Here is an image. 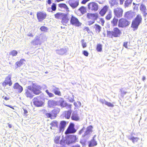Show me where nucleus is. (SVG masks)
Masks as SVG:
<instances>
[{
    "label": "nucleus",
    "instance_id": "49530a36",
    "mask_svg": "<svg viewBox=\"0 0 147 147\" xmlns=\"http://www.w3.org/2000/svg\"><path fill=\"white\" fill-rule=\"evenodd\" d=\"M112 17L111 13L110 12L106 17V18L107 20H109Z\"/></svg>",
    "mask_w": 147,
    "mask_h": 147
},
{
    "label": "nucleus",
    "instance_id": "f704fd0d",
    "mask_svg": "<svg viewBox=\"0 0 147 147\" xmlns=\"http://www.w3.org/2000/svg\"><path fill=\"white\" fill-rule=\"evenodd\" d=\"M64 14V13L61 12L57 13L56 14H55V17L57 19H61Z\"/></svg>",
    "mask_w": 147,
    "mask_h": 147
},
{
    "label": "nucleus",
    "instance_id": "de8ad7c7",
    "mask_svg": "<svg viewBox=\"0 0 147 147\" xmlns=\"http://www.w3.org/2000/svg\"><path fill=\"white\" fill-rule=\"evenodd\" d=\"M56 9V5L55 3H53L51 6V9L52 10L55 11Z\"/></svg>",
    "mask_w": 147,
    "mask_h": 147
},
{
    "label": "nucleus",
    "instance_id": "8fccbe9b",
    "mask_svg": "<svg viewBox=\"0 0 147 147\" xmlns=\"http://www.w3.org/2000/svg\"><path fill=\"white\" fill-rule=\"evenodd\" d=\"M40 29L42 31H46L48 29V28L47 27L43 26L40 27Z\"/></svg>",
    "mask_w": 147,
    "mask_h": 147
},
{
    "label": "nucleus",
    "instance_id": "6ab92c4d",
    "mask_svg": "<svg viewBox=\"0 0 147 147\" xmlns=\"http://www.w3.org/2000/svg\"><path fill=\"white\" fill-rule=\"evenodd\" d=\"M92 125H90L88 127L84 134L82 135V136L84 137L87 136H89L91 133L92 132Z\"/></svg>",
    "mask_w": 147,
    "mask_h": 147
},
{
    "label": "nucleus",
    "instance_id": "c03bdc74",
    "mask_svg": "<svg viewBox=\"0 0 147 147\" xmlns=\"http://www.w3.org/2000/svg\"><path fill=\"white\" fill-rule=\"evenodd\" d=\"M130 140L132 141L134 143L136 142H137L138 139L137 138H134V137H131L129 138Z\"/></svg>",
    "mask_w": 147,
    "mask_h": 147
},
{
    "label": "nucleus",
    "instance_id": "f03ea898",
    "mask_svg": "<svg viewBox=\"0 0 147 147\" xmlns=\"http://www.w3.org/2000/svg\"><path fill=\"white\" fill-rule=\"evenodd\" d=\"M66 135L65 139L62 138L60 141V144L62 145L61 147H65L64 145L65 144L69 145L75 142L78 139L76 136L69 134Z\"/></svg>",
    "mask_w": 147,
    "mask_h": 147
},
{
    "label": "nucleus",
    "instance_id": "774afa93",
    "mask_svg": "<svg viewBox=\"0 0 147 147\" xmlns=\"http://www.w3.org/2000/svg\"><path fill=\"white\" fill-rule=\"evenodd\" d=\"M138 5H139L138 4H136L134 6V9H135L136 10H137L138 8Z\"/></svg>",
    "mask_w": 147,
    "mask_h": 147
},
{
    "label": "nucleus",
    "instance_id": "37998d69",
    "mask_svg": "<svg viewBox=\"0 0 147 147\" xmlns=\"http://www.w3.org/2000/svg\"><path fill=\"white\" fill-rule=\"evenodd\" d=\"M45 92L49 97H52L54 96V95L53 93L50 92L48 90H46Z\"/></svg>",
    "mask_w": 147,
    "mask_h": 147
},
{
    "label": "nucleus",
    "instance_id": "bf43d9fd",
    "mask_svg": "<svg viewBox=\"0 0 147 147\" xmlns=\"http://www.w3.org/2000/svg\"><path fill=\"white\" fill-rule=\"evenodd\" d=\"M99 101L103 104L104 103L105 104V102H106L104 99H100Z\"/></svg>",
    "mask_w": 147,
    "mask_h": 147
},
{
    "label": "nucleus",
    "instance_id": "b1692460",
    "mask_svg": "<svg viewBox=\"0 0 147 147\" xmlns=\"http://www.w3.org/2000/svg\"><path fill=\"white\" fill-rule=\"evenodd\" d=\"M134 13L132 12L128 11L125 13L124 17L129 19H132L133 17Z\"/></svg>",
    "mask_w": 147,
    "mask_h": 147
},
{
    "label": "nucleus",
    "instance_id": "58836bf2",
    "mask_svg": "<svg viewBox=\"0 0 147 147\" xmlns=\"http://www.w3.org/2000/svg\"><path fill=\"white\" fill-rule=\"evenodd\" d=\"M110 3L111 4V7L115 5H116L118 3L116 0H111V1H110Z\"/></svg>",
    "mask_w": 147,
    "mask_h": 147
},
{
    "label": "nucleus",
    "instance_id": "5701e85b",
    "mask_svg": "<svg viewBox=\"0 0 147 147\" xmlns=\"http://www.w3.org/2000/svg\"><path fill=\"white\" fill-rule=\"evenodd\" d=\"M108 8V6L105 5L99 11V13L101 16H103L107 12Z\"/></svg>",
    "mask_w": 147,
    "mask_h": 147
},
{
    "label": "nucleus",
    "instance_id": "f3484780",
    "mask_svg": "<svg viewBox=\"0 0 147 147\" xmlns=\"http://www.w3.org/2000/svg\"><path fill=\"white\" fill-rule=\"evenodd\" d=\"M13 88L15 90H16V92L19 94L21 93L23 90L22 87L17 82L14 84Z\"/></svg>",
    "mask_w": 147,
    "mask_h": 147
},
{
    "label": "nucleus",
    "instance_id": "a18cd8bd",
    "mask_svg": "<svg viewBox=\"0 0 147 147\" xmlns=\"http://www.w3.org/2000/svg\"><path fill=\"white\" fill-rule=\"evenodd\" d=\"M105 105H107L109 107H113L114 106V105L113 104H111V103L110 102H109L107 101L105 102Z\"/></svg>",
    "mask_w": 147,
    "mask_h": 147
},
{
    "label": "nucleus",
    "instance_id": "20e7f679",
    "mask_svg": "<svg viewBox=\"0 0 147 147\" xmlns=\"http://www.w3.org/2000/svg\"><path fill=\"white\" fill-rule=\"evenodd\" d=\"M142 21V18L140 15L137 16L134 20L132 21L131 27L137 30L139 25L141 23Z\"/></svg>",
    "mask_w": 147,
    "mask_h": 147
},
{
    "label": "nucleus",
    "instance_id": "e433bc0d",
    "mask_svg": "<svg viewBox=\"0 0 147 147\" xmlns=\"http://www.w3.org/2000/svg\"><path fill=\"white\" fill-rule=\"evenodd\" d=\"M95 26H96L95 29L96 32L97 33L98 32V33H99L101 31V27L100 26L97 24H96L95 25Z\"/></svg>",
    "mask_w": 147,
    "mask_h": 147
},
{
    "label": "nucleus",
    "instance_id": "2f4dec72",
    "mask_svg": "<svg viewBox=\"0 0 147 147\" xmlns=\"http://www.w3.org/2000/svg\"><path fill=\"white\" fill-rule=\"evenodd\" d=\"M66 125V122L65 121H61L60 124L59 129L60 131L63 129L65 127Z\"/></svg>",
    "mask_w": 147,
    "mask_h": 147
},
{
    "label": "nucleus",
    "instance_id": "4be33fe9",
    "mask_svg": "<svg viewBox=\"0 0 147 147\" xmlns=\"http://www.w3.org/2000/svg\"><path fill=\"white\" fill-rule=\"evenodd\" d=\"M140 9L142 12L144 17H145L147 15V10L146 9V6L143 4H141L140 7Z\"/></svg>",
    "mask_w": 147,
    "mask_h": 147
},
{
    "label": "nucleus",
    "instance_id": "9b49d317",
    "mask_svg": "<svg viewBox=\"0 0 147 147\" xmlns=\"http://www.w3.org/2000/svg\"><path fill=\"white\" fill-rule=\"evenodd\" d=\"M88 7L89 9L94 11H97L98 8V4L94 2L89 3L88 5Z\"/></svg>",
    "mask_w": 147,
    "mask_h": 147
},
{
    "label": "nucleus",
    "instance_id": "412c9836",
    "mask_svg": "<svg viewBox=\"0 0 147 147\" xmlns=\"http://www.w3.org/2000/svg\"><path fill=\"white\" fill-rule=\"evenodd\" d=\"M57 105H59L62 107H65V105H66L67 102L64 103V100L63 98H60L59 100L56 101Z\"/></svg>",
    "mask_w": 147,
    "mask_h": 147
},
{
    "label": "nucleus",
    "instance_id": "bb28decb",
    "mask_svg": "<svg viewBox=\"0 0 147 147\" xmlns=\"http://www.w3.org/2000/svg\"><path fill=\"white\" fill-rule=\"evenodd\" d=\"M5 83V85L7 84H9V86H11L12 83L11 80V78L10 76H8L6 77L3 84Z\"/></svg>",
    "mask_w": 147,
    "mask_h": 147
},
{
    "label": "nucleus",
    "instance_id": "4d7b16f0",
    "mask_svg": "<svg viewBox=\"0 0 147 147\" xmlns=\"http://www.w3.org/2000/svg\"><path fill=\"white\" fill-rule=\"evenodd\" d=\"M85 128L84 127H83L82 129H81L79 131L78 133L79 135H81L83 133L84 131L85 130Z\"/></svg>",
    "mask_w": 147,
    "mask_h": 147
},
{
    "label": "nucleus",
    "instance_id": "3c124183",
    "mask_svg": "<svg viewBox=\"0 0 147 147\" xmlns=\"http://www.w3.org/2000/svg\"><path fill=\"white\" fill-rule=\"evenodd\" d=\"M82 44V47L83 48H84L86 47V43L84 42V39L82 40H81Z\"/></svg>",
    "mask_w": 147,
    "mask_h": 147
},
{
    "label": "nucleus",
    "instance_id": "aec40b11",
    "mask_svg": "<svg viewBox=\"0 0 147 147\" xmlns=\"http://www.w3.org/2000/svg\"><path fill=\"white\" fill-rule=\"evenodd\" d=\"M59 7V9L61 11L66 10V11H69V9L66 4L65 3H60L58 4Z\"/></svg>",
    "mask_w": 147,
    "mask_h": 147
},
{
    "label": "nucleus",
    "instance_id": "7c9ffc66",
    "mask_svg": "<svg viewBox=\"0 0 147 147\" xmlns=\"http://www.w3.org/2000/svg\"><path fill=\"white\" fill-rule=\"evenodd\" d=\"M97 145V143L95 140L93 138L89 143L88 146L89 147L94 146Z\"/></svg>",
    "mask_w": 147,
    "mask_h": 147
},
{
    "label": "nucleus",
    "instance_id": "09e8293b",
    "mask_svg": "<svg viewBox=\"0 0 147 147\" xmlns=\"http://www.w3.org/2000/svg\"><path fill=\"white\" fill-rule=\"evenodd\" d=\"M19 61H18L16 62L15 63L16 65L15 66L16 68H17L18 67H20L22 65L21 63Z\"/></svg>",
    "mask_w": 147,
    "mask_h": 147
},
{
    "label": "nucleus",
    "instance_id": "393cba45",
    "mask_svg": "<svg viewBox=\"0 0 147 147\" xmlns=\"http://www.w3.org/2000/svg\"><path fill=\"white\" fill-rule=\"evenodd\" d=\"M51 129H54L58 127V123L56 121H53L51 123Z\"/></svg>",
    "mask_w": 147,
    "mask_h": 147
},
{
    "label": "nucleus",
    "instance_id": "4c0bfd02",
    "mask_svg": "<svg viewBox=\"0 0 147 147\" xmlns=\"http://www.w3.org/2000/svg\"><path fill=\"white\" fill-rule=\"evenodd\" d=\"M118 22V19L114 17L111 22L113 26H115L117 25Z\"/></svg>",
    "mask_w": 147,
    "mask_h": 147
},
{
    "label": "nucleus",
    "instance_id": "6e6552de",
    "mask_svg": "<svg viewBox=\"0 0 147 147\" xmlns=\"http://www.w3.org/2000/svg\"><path fill=\"white\" fill-rule=\"evenodd\" d=\"M130 23V22L128 21L125 19L121 18L118 21V26L119 27L122 28L128 26Z\"/></svg>",
    "mask_w": 147,
    "mask_h": 147
},
{
    "label": "nucleus",
    "instance_id": "9d476101",
    "mask_svg": "<svg viewBox=\"0 0 147 147\" xmlns=\"http://www.w3.org/2000/svg\"><path fill=\"white\" fill-rule=\"evenodd\" d=\"M32 101L34 105L37 107H42L43 105V102L39 96L34 98L33 99Z\"/></svg>",
    "mask_w": 147,
    "mask_h": 147
},
{
    "label": "nucleus",
    "instance_id": "5fc2aeb1",
    "mask_svg": "<svg viewBox=\"0 0 147 147\" xmlns=\"http://www.w3.org/2000/svg\"><path fill=\"white\" fill-rule=\"evenodd\" d=\"M67 104L66 105H65V107H66L67 109H71V105L70 104H68L67 103Z\"/></svg>",
    "mask_w": 147,
    "mask_h": 147
},
{
    "label": "nucleus",
    "instance_id": "f257e3e1",
    "mask_svg": "<svg viewBox=\"0 0 147 147\" xmlns=\"http://www.w3.org/2000/svg\"><path fill=\"white\" fill-rule=\"evenodd\" d=\"M40 88V86L33 84L32 86H29L28 87L27 89L26 90L25 95L27 98H32L33 96L32 92L35 94H38L41 92Z\"/></svg>",
    "mask_w": 147,
    "mask_h": 147
},
{
    "label": "nucleus",
    "instance_id": "a878e982",
    "mask_svg": "<svg viewBox=\"0 0 147 147\" xmlns=\"http://www.w3.org/2000/svg\"><path fill=\"white\" fill-rule=\"evenodd\" d=\"M62 22L63 23H67L69 20L67 16V14L64 13L62 18Z\"/></svg>",
    "mask_w": 147,
    "mask_h": 147
},
{
    "label": "nucleus",
    "instance_id": "f8f14e48",
    "mask_svg": "<svg viewBox=\"0 0 147 147\" xmlns=\"http://www.w3.org/2000/svg\"><path fill=\"white\" fill-rule=\"evenodd\" d=\"M70 22L71 24L76 26H79L82 24V23L79 22L78 19L73 16L71 17Z\"/></svg>",
    "mask_w": 147,
    "mask_h": 147
},
{
    "label": "nucleus",
    "instance_id": "ea45409f",
    "mask_svg": "<svg viewBox=\"0 0 147 147\" xmlns=\"http://www.w3.org/2000/svg\"><path fill=\"white\" fill-rule=\"evenodd\" d=\"M18 54V52L15 50L11 51L9 53L10 55H11L13 56H16Z\"/></svg>",
    "mask_w": 147,
    "mask_h": 147
},
{
    "label": "nucleus",
    "instance_id": "6e6d98bb",
    "mask_svg": "<svg viewBox=\"0 0 147 147\" xmlns=\"http://www.w3.org/2000/svg\"><path fill=\"white\" fill-rule=\"evenodd\" d=\"M83 54L86 56H88V53L86 51H83Z\"/></svg>",
    "mask_w": 147,
    "mask_h": 147
},
{
    "label": "nucleus",
    "instance_id": "a19ab883",
    "mask_svg": "<svg viewBox=\"0 0 147 147\" xmlns=\"http://www.w3.org/2000/svg\"><path fill=\"white\" fill-rule=\"evenodd\" d=\"M60 139V136H56L55 139H54V141H55V143H56V144H57L58 145H59V144H60V145H61L60 143H59V139ZM62 145H61V147L62 146Z\"/></svg>",
    "mask_w": 147,
    "mask_h": 147
},
{
    "label": "nucleus",
    "instance_id": "052dcab7",
    "mask_svg": "<svg viewBox=\"0 0 147 147\" xmlns=\"http://www.w3.org/2000/svg\"><path fill=\"white\" fill-rule=\"evenodd\" d=\"M90 0H83L81 2V3L82 4H85L87 2L90 1Z\"/></svg>",
    "mask_w": 147,
    "mask_h": 147
},
{
    "label": "nucleus",
    "instance_id": "69168bd1",
    "mask_svg": "<svg viewBox=\"0 0 147 147\" xmlns=\"http://www.w3.org/2000/svg\"><path fill=\"white\" fill-rule=\"evenodd\" d=\"M125 0H119V3L120 5H123Z\"/></svg>",
    "mask_w": 147,
    "mask_h": 147
},
{
    "label": "nucleus",
    "instance_id": "0e129e2a",
    "mask_svg": "<svg viewBox=\"0 0 147 147\" xmlns=\"http://www.w3.org/2000/svg\"><path fill=\"white\" fill-rule=\"evenodd\" d=\"M100 22L102 24V25L103 26L104 24L105 23V21L103 19L101 18L100 19Z\"/></svg>",
    "mask_w": 147,
    "mask_h": 147
},
{
    "label": "nucleus",
    "instance_id": "603ef678",
    "mask_svg": "<svg viewBox=\"0 0 147 147\" xmlns=\"http://www.w3.org/2000/svg\"><path fill=\"white\" fill-rule=\"evenodd\" d=\"M120 91L121 92V95L122 97H123L124 95L127 93V92L122 90L121 89L120 90Z\"/></svg>",
    "mask_w": 147,
    "mask_h": 147
},
{
    "label": "nucleus",
    "instance_id": "423d86ee",
    "mask_svg": "<svg viewBox=\"0 0 147 147\" xmlns=\"http://www.w3.org/2000/svg\"><path fill=\"white\" fill-rule=\"evenodd\" d=\"M60 111L59 109H55L49 113H45V116L47 118H50L51 119H53L57 116V114Z\"/></svg>",
    "mask_w": 147,
    "mask_h": 147
},
{
    "label": "nucleus",
    "instance_id": "13d9d810",
    "mask_svg": "<svg viewBox=\"0 0 147 147\" xmlns=\"http://www.w3.org/2000/svg\"><path fill=\"white\" fill-rule=\"evenodd\" d=\"M27 35L28 36L33 37L34 34H33L32 33L29 32L27 34Z\"/></svg>",
    "mask_w": 147,
    "mask_h": 147
},
{
    "label": "nucleus",
    "instance_id": "dca6fc26",
    "mask_svg": "<svg viewBox=\"0 0 147 147\" xmlns=\"http://www.w3.org/2000/svg\"><path fill=\"white\" fill-rule=\"evenodd\" d=\"M68 3L73 9L77 7L79 4V1L78 0H69L68 1Z\"/></svg>",
    "mask_w": 147,
    "mask_h": 147
},
{
    "label": "nucleus",
    "instance_id": "864d4df0",
    "mask_svg": "<svg viewBox=\"0 0 147 147\" xmlns=\"http://www.w3.org/2000/svg\"><path fill=\"white\" fill-rule=\"evenodd\" d=\"M95 22V21L94 20H91L88 21L87 22L88 25L89 26H90L92 24H93Z\"/></svg>",
    "mask_w": 147,
    "mask_h": 147
},
{
    "label": "nucleus",
    "instance_id": "79ce46f5",
    "mask_svg": "<svg viewBox=\"0 0 147 147\" xmlns=\"http://www.w3.org/2000/svg\"><path fill=\"white\" fill-rule=\"evenodd\" d=\"M96 50L98 52H101L102 50V45L100 44H98L96 47Z\"/></svg>",
    "mask_w": 147,
    "mask_h": 147
},
{
    "label": "nucleus",
    "instance_id": "cd10ccee",
    "mask_svg": "<svg viewBox=\"0 0 147 147\" xmlns=\"http://www.w3.org/2000/svg\"><path fill=\"white\" fill-rule=\"evenodd\" d=\"M71 118L72 120L75 121H78L79 119V117L76 112L73 113Z\"/></svg>",
    "mask_w": 147,
    "mask_h": 147
},
{
    "label": "nucleus",
    "instance_id": "338daca9",
    "mask_svg": "<svg viewBox=\"0 0 147 147\" xmlns=\"http://www.w3.org/2000/svg\"><path fill=\"white\" fill-rule=\"evenodd\" d=\"M24 114L25 115H26V114L28 113V111L25 109H24Z\"/></svg>",
    "mask_w": 147,
    "mask_h": 147
},
{
    "label": "nucleus",
    "instance_id": "4468645a",
    "mask_svg": "<svg viewBox=\"0 0 147 147\" xmlns=\"http://www.w3.org/2000/svg\"><path fill=\"white\" fill-rule=\"evenodd\" d=\"M50 90L56 95L58 96H61V92L59 88L55 86H53L51 87Z\"/></svg>",
    "mask_w": 147,
    "mask_h": 147
},
{
    "label": "nucleus",
    "instance_id": "72a5a7b5",
    "mask_svg": "<svg viewBox=\"0 0 147 147\" xmlns=\"http://www.w3.org/2000/svg\"><path fill=\"white\" fill-rule=\"evenodd\" d=\"M71 110H68L67 111H65V117L67 119H69L71 116Z\"/></svg>",
    "mask_w": 147,
    "mask_h": 147
},
{
    "label": "nucleus",
    "instance_id": "0eeeda50",
    "mask_svg": "<svg viewBox=\"0 0 147 147\" xmlns=\"http://www.w3.org/2000/svg\"><path fill=\"white\" fill-rule=\"evenodd\" d=\"M43 42L42 36H37L31 41V44L34 46L40 45Z\"/></svg>",
    "mask_w": 147,
    "mask_h": 147
},
{
    "label": "nucleus",
    "instance_id": "c9c22d12",
    "mask_svg": "<svg viewBox=\"0 0 147 147\" xmlns=\"http://www.w3.org/2000/svg\"><path fill=\"white\" fill-rule=\"evenodd\" d=\"M78 10H79L81 12V13L82 14H84L86 11V7L84 6H82L80 7L79 9Z\"/></svg>",
    "mask_w": 147,
    "mask_h": 147
},
{
    "label": "nucleus",
    "instance_id": "2eb2a0df",
    "mask_svg": "<svg viewBox=\"0 0 147 147\" xmlns=\"http://www.w3.org/2000/svg\"><path fill=\"white\" fill-rule=\"evenodd\" d=\"M123 10L120 8L117 7L114 9V12L115 15L117 18L121 17L122 16Z\"/></svg>",
    "mask_w": 147,
    "mask_h": 147
},
{
    "label": "nucleus",
    "instance_id": "ddd939ff",
    "mask_svg": "<svg viewBox=\"0 0 147 147\" xmlns=\"http://www.w3.org/2000/svg\"><path fill=\"white\" fill-rule=\"evenodd\" d=\"M37 17L38 22L42 21L45 19L47 16V14L45 12H39L37 13Z\"/></svg>",
    "mask_w": 147,
    "mask_h": 147
},
{
    "label": "nucleus",
    "instance_id": "c85d7f7f",
    "mask_svg": "<svg viewBox=\"0 0 147 147\" xmlns=\"http://www.w3.org/2000/svg\"><path fill=\"white\" fill-rule=\"evenodd\" d=\"M133 0H126L124 3V6L125 8L131 6Z\"/></svg>",
    "mask_w": 147,
    "mask_h": 147
},
{
    "label": "nucleus",
    "instance_id": "39448f33",
    "mask_svg": "<svg viewBox=\"0 0 147 147\" xmlns=\"http://www.w3.org/2000/svg\"><path fill=\"white\" fill-rule=\"evenodd\" d=\"M142 21V18L140 15L137 16L134 20L132 21L131 27L137 30L139 25L141 23Z\"/></svg>",
    "mask_w": 147,
    "mask_h": 147
},
{
    "label": "nucleus",
    "instance_id": "e2e57ef3",
    "mask_svg": "<svg viewBox=\"0 0 147 147\" xmlns=\"http://www.w3.org/2000/svg\"><path fill=\"white\" fill-rule=\"evenodd\" d=\"M80 142L82 144L83 146H84L85 144V142L83 140H80Z\"/></svg>",
    "mask_w": 147,
    "mask_h": 147
},
{
    "label": "nucleus",
    "instance_id": "1a4fd4ad",
    "mask_svg": "<svg viewBox=\"0 0 147 147\" xmlns=\"http://www.w3.org/2000/svg\"><path fill=\"white\" fill-rule=\"evenodd\" d=\"M74 126L75 125L73 123H70L65 132V134H74L75 133L77 130L75 128Z\"/></svg>",
    "mask_w": 147,
    "mask_h": 147
},
{
    "label": "nucleus",
    "instance_id": "a211bd4d",
    "mask_svg": "<svg viewBox=\"0 0 147 147\" xmlns=\"http://www.w3.org/2000/svg\"><path fill=\"white\" fill-rule=\"evenodd\" d=\"M87 18L89 19H91L92 20H96L98 17V14L97 13H88L86 15Z\"/></svg>",
    "mask_w": 147,
    "mask_h": 147
},
{
    "label": "nucleus",
    "instance_id": "7ed1b4c3",
    "mask_svg": "<svg viewBox=\"0 0 147 147\" xmlns=\"http://www.w3.org/2000/svg\"><path fill=\"white\" fill-rule=\"evenodd\" d=\"M107 37L111 38H112L113 37H119L121 33V31L117 28H114L111 31H107Z\"/></svg>",
    "mask_w": 147,
    "mask_h": 147
},
{
    "label": "nucleus",
    "instance_id": "680f3d73",
    "mask_svg": "<svg viewBox=\"0 0 147 147\" xmlns=\"http://www.w3.org/2000/svg\"><path fill=\"white\" fill-rule=\"evenodd\" d=\"M127 42H125L123 43V46L124 47L126 48H127Z\"/></svg>",
    "mask_w": 147,
    "mask_h": 147
},
{
    "label": "nucleus",
    "instance_id": "473e14b6",
    "mask_svg": "<svg viewBox=\"0 0 147 147\" xmlns=\"http://www.w3.org/2000/svg\"><path fill=\"white\" fill-rule=\"evenodd\" d=\"M48 104L49 106L51 107L53 106H55L57 105L56 101L53 100H49L48 101Z\"/></svg>",
    "mask_w": 147,
    "mask_h": 147
},
{
    "label": "nucleus",
    "instance_id": "c756f323",
    "mask_svg": "<svg viewBox=\"0 0 147 147\" xmlns=\"http://www.w3.org/2000/svg\"><path fill=\"white\" fill-rule=\"evenodd\" d=\"M56 53L59 55H63L66 52L67 50L65 49H61L59 50H56Z\"/></svg>",
    "mask_w": 147,
    "mask_h": 147
}]
</instances>
